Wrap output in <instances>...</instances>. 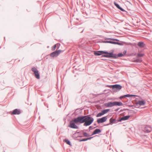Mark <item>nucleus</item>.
Returning a JSON list of instances; mask_svg holds the SVG:
<instances>
[{
	"label": "nucleus",
	"instance_id": "obj_1",
	"mask_svg": "<svg viewBox=\"0 0 152 152\" xmlns=\"http://www.w3.org/2000/svg\"><path fill=\"white\" fill-rule=\"evenodd\" d=\"M75 121L80 124L84 123V126H87L90 125L93 122L94 118L90 115L81 116L75 118Z\"/></svg>",
	"mask_w": 152,
	"mask_h": 152
},
{
	"label": "nucleus",
	"instance_id": "obj_2",
	"mask_svg": "<svg viewBox=\"0 0 152 152\" xmlns=\"http://www.w3.org/2000/svg\"><path fill=\"white\" fill-rule=\"evenodd\" d=\"M123 104L121 102H110L105 104V106L107 107H112L114 106H122Z\"/></svg>",
	"mask_w": 152,
	"mask_h": 152
},
{
	"label": "nucleus",
	"instance_id": "obj_3",
	"mask_svg": "<svg viewBox=\"0 0 152 152\" xmlns=\"http://www.w3.org/2000/svg\"><path fill=\"white\" fill-rule=\"evenodd\" d=\"M105 55L102 56V57H105L106 58H115L116 57L115 56V54H113V52L108 53L107 51H104V54Z\"/></svg>",
	"mask_w": 152,
	"mask_h": 152
},
{
	"label": "nucleus",
	"instance_id": "obj_4",
	"mask_svg": "<svg viewBox=\"0 0 152 152\" xmlns=\"http://www.w3.org/2000/svg\"><path fill=\"white\" fill-rule=\"evenodd\" d=\"M110 88H112L113 90L114 91L116 92L120 91L122 88V86L120 85L115 84L110 86Z\"/></svg>",
	"mask_w": 152,
	"mask_h": 152
},
{
	"label": "nucleus",
	"instance_id": "obj_5",
	"mask_svg": "<svg viewBox=\"0 0 152 152\" xmlns=\"http://www.w3.org/2000/svg\"><path fill=\"white\" fill-rule=\"evenodd\" d=\"M75 123L77 124V123L75 121V119L74 118L70 121L69 127L73 129H78V127L75 124Z\"/></svg>",
	"mask_w": 152,
	"mask_h": 152
},
{
	"label": "nucleus",
	"instance_id": "obj_6",
	"mask_svg": "<svg viewBox=\"0 0 152 152\" xmlns=\"http://www.w3.org/2000/svg\"><path fill=\"white\" fill-rule=\"evenodd\" d=\"M61 50H56L55 51L51 53L50 54V56L52 58H54L58 56L62 52Z\"/></svg>",
	"mask_w": 152,
	"mask_h": 152
},
{
	"label": "nucleus",
	"instance_id": "obj_7",
	"mask_svg": "<svg viewBox=\"0 0 152 152\" xmlns=\"http://www.w3.org/2000/svg\"><path fill=\"white\" fill-rule=\"evenodd\" d=\"M31 70L34 73L37 79H39L40 78L39 74L37 69L35 67H33L32 68Z\"/></svg>",
	"mask_w": 152,
	"mask_h": 152
},
{
	"label": "nucleus",
	"instance_id": "obj_8",
	"mask_svg": "<svg viewBox=\"0 0 152 152\" xmlns=\"http://www.w3.org/2000/svg\"><path fill=\"white\" fill-rule=\"evenodd\" d=\"M118 120H116L115 119L113 118H111L109 120V123L104 125L105 126L109 125H112L113 124H116L119 122Z\"/></svg>",
	"mask_w": 152,
	"mask_h": 152
},
{
	"label": "nucleus",
	"instance_id": "obj_9",
	"mask_svg": "<svg viewBox=\"0 0 152 152\" xmlns=\"http://www.w3.org/2000/svg\"><path fill=\"white\" fill-rule=\"evenodd\" d=\"M107 116H104L101 118L98 119L97 121V122L99 124L103 123L106 121L107 120Z\"/></svg>",
	"mask_w": 152,
	"mask_h": 152
},
{
	"label": "nucleus",
	"instance_id": "obj_10",
	"mask_svg": "<svg viewBox=\"0 0 152 152\" xmlns=\"http://www.w3.org/2000/svg\"><path fill=\"white\" fill-rule=\"evenodd\" d=\"M152 130L151 126H146L144 128V131L145 132L148 133L150 132Z\"/></svg>",
	"mask_w": 152,
	"mask_h": 152
},
{
	"label": "nucleus",
	"instance_id": "obj_11",
	"mask_svg": "<svg viewBox=\"0 0 152 152\" xmlns=\"http://www.w3.org/2000/svg\"><path fill=\"white\" fill-rule=\"evenodd\" d=\"M104 51H94V55L95 56H100L104 54Z\"/></svg>",
	"mask_w": 152,
	"mask_h": 152
},
{
	"label": "nucleus",
	"instance_id": "obj_12",
	"mask_svg": "<svg viewBox=\"0 0 152 152\" xmlns=\"http://www.w3.org/2000/svg\"><path fill=\"white\" fill-rule=\"evenodd\" d=\"M21 112L20 110L17 109L14 110L12 113V115H19L20 114Z\"/></svg>",
	"mask_w": 152,
	"mask_h": 152
},
{
	"label": "nucleus",
	"instance_id": "obj_13",
	"mask_svg": "<svg viewBox=\"0 0 152 152\" xmlns=\"http://www.w3.org/2000/svg\"><path fill=\"white\" fill-rule=\"evenodd\" d=\"M130 117L129 115H126L124 116L122 118L118 120L119 121H125L128 120L129 118Z\"/></svg>",
	"mask_w": 152,
	"mask_h": 152
},
{
	"label": "nucleus",
	"instance_id": "obj_14",
	"mask_svg": "<svg viewBox=\"0 0 152 152\" xmlns=\"http://www.w3.org/2000/svg\"><path fill=\"white\" fill-rule=\"evenodd\" d=\"M145 102L144 100H139L137 102V104L140 105H143L145 104Z\"/></svg>",
	"mask_w": 152,
	"mask_h": 152
},
{
	"label": "nucleus",
	"instance_id": "obj_15",
	"mask_svg": "<svg viewBox=\"0 0 152 152\" xmlns=\"http://www.w3.org/2000/svg\"><path fill=\"white\" fill-rule=\"evenodd\" d=\"M145 44L143 42H139L137 45L140 48H143L145 46Z\"/></svg>",
	"mask_w": 152,
	"mask_h": 152
},
{
	"label": "nucleus",
	"instance_id": "obj_16",
	"mask_svg": "<svg viewBox=\"0 0 152 152\" xmlns=\"http://www.w3.org/2000/svg\"><path fill=\"white\" fill-rule=\"evenodd\" d=\"M114 4L116 6V7L118 8V9L124 12L125 10L123 9L118 4L116 3V2H114Z\"/></svg>",
	"mask_w": 152,
	"mask_h": 152
},
{
	"label": "nucleus",
	"instance_id": "obj_17",
	"mask_svg": "<svg viewBox=\"0 0 152 152\" xmlns=\"http://www.w3.org/2000/svg\"><path fill=\"white\" fill-rule=\"evenodd\" d=\"M101 132V131L100 129H96L94 131L92 135L98 134L100 133Z\"/></svg>",
	"mask_w": 152,
	"mask_h": 152
},
{
	"label": "nucleus",
	"instance_id": "obj_18",
	"mask_svg": "<svg viewBox=\"0 0 152 152\" xmlns=\"http://www.w3.org/2000/svg\"><path fill=\"white\" fill-rule=\"evenodd\" d=\"M59 44H56L55 45L53 46V47H52V50L53 51L55 50L57 47V49H58L59 47Z\"/></svg>",
	"mask_w": 152,
	"mask_h": 152
},
{
	"label": "nucleus",
	"instance_id": "obj_19",
	"mask_svg": "<svg viewBox=\"0 0 152 152\" xmlns=\"http://www.w3.org/2000/svg\"><path fill=\"white\" fill-rule=\"evenodd\" d=\"M115 56L116 57H115V58H118V57H121L124 56V54H123L122 53H119L118 54V55L115 54Z\"/></svg>",
	"mask_w": 152,
	"mask_h": 152
},
{
	"label": "nucleus",
	"instance_id": "obj_20",
	"mask_svg": "<svg viewBox=\"0 0 152 152\" xmlns=\"http://www.w3.org/2000/svg\"><path fill=\"white\" fill-rule=\"evenodd\" d=\"M110 110L107 109H105L102 111L103 114L104 115V114L107 113V112H108Z\"/></svg>",
	"mask_w": 152,
	"mask_h": 152
},
{
	"label": "nucleus",
	"instance_id": "obj_21",
	"mask_svg": "<svg viewBox=\"0 0 152 152\" xmlns=\"http://www.w3.org/2000/svg\"><path fill=\"white\" fill-rule=\"evenodd\" d=\"M92 138H93V137H90L89 138H87L83 139H82V140H80V142L86 141L88 140H90Z\"/></svg>",
	"mask_w": 152,
	"mask_h": 152
},
{
	"label": "nucleus",
	"instance_id": "obj_22",
	"mask_svg": "<svg viewBox=\"0 0 152 152\" xmlns=\"http://www.w3.org/2000/svg\"><path fill=\"white\" fill-rule=\"evenodd\" d=\"M64 141L67 144L70 145H71L70 142L69 141V140H68L65 139L64 140Z\"/></svg>",
	"mask_w": 152,
	"mask_h": 152
},
{
	"label": "nucleus",
	"instance_id": "obj_23",
	"mask_svg": "<svg viewBox=\"0 0 152 152\" xmlns=\"http://www.w3.org/2000/svg\"><path fill=\"white\" fill-rule=\"evenodd\" d=\"M104 115L102 111L101 112L99 113L96 115V117H100Z\"/></svg>",
	"mask_w": 152,
	"mask_h": 152
},
{
	"label": "nucleus",
	"instance_id": "obj_24",
	"mask_svg": "<svg viewBox=\"0 0 152 152\" xmlns=\"http://www.w3.org/2000/svg\"><path fill=\"white\" fill-rule=\"evenodd\" d=\"M83 135L84 137H88L90 136L89 134L85 132H84L83 133Z\"/></svg>",
	"mask_w": 152,
	"mask_h": 152
},
{
	"label": "nucleus",
	"instance_id": "obj_25",
	"mask_svg": "<svg viewBox=\"0 0 152 152\" xmlns=\"http://www.w3.org/2000/svg\"><path fill=\"white\" fill-rule=\"evenodd\" d=\"M144 56V54L142 53H139L137 54V58L142 57Z\"/></svg>",
	"mask_w": 152,
	"mask_h": 152
},
{
	"label": "nucleus",
	"instance_id": "obj_26",
	"mask_svg": "<svg viewBox=\"0 0 152 152\" xmlns=\"http://www.w3.org/2000/svg\"><path fill=\"white\" fill-rule=\"evenodd\" d=\"M134 96H135V95H131V94H127L125 95V97H133Z\"/></svg>",
	"mask_w": 152,
	"mask_h": 152
},
{
	"label": "nucleus",
	"instance_id": "obj_27",
	"mask_svg": "<svg viewBox=\"0 0 152 152\" xmlns=\"http://www.w3.org/2000/svg\"><path fill=\"white\" fill-rule=\"evenodd\" d=\"M142 60L141 59H136L135 61L137 62H141Z\"/></svg>",
	"mask_w": 152,
	"mask_h": 152
},
{
	"label": "nucleus",
	"instance_id": "obj_28",
	"mask_svg": "<svg viewBox=\"0 0 152 152\" xmlns=\"http://www.w3.org/2000/svg\"><path fill=\"white\" fill-rule=\"evenodd\" d=\"M112 41H104L103 42L105 43H112Z\"/></svg>",
	"mask_w": 152,
	"mask_h": 152
},
{
	"label": "nucleus",
	"instance_id": "obj_29",
	"mask_svg": "<svg viewBox=\"0 0 152 152\" xmlns=\"http://www.w3.org/2000/svg\"><path fill=\"white\" fill-rule=\"evenodd\" d=\"M111 44H117L118 45H120V43L118 42H115L112 41Z\"/></svg>",
	"mask_w": 152,
	"mask_h": 152
},
{
	"label": "nucleus",
	"instance_id": "obj_30",
	"mask_svg": "<svg viewBox=\"0 0 152 152\" xmlns=\"http://www.w3.org/2000/svg\"><path fill=\"white\" fill-rule=\"evenodd\" d=\"M111 39V40H113L118 41V39H116L110 38V39Z\"/></svg>",
	"mask_w": 152,
	"mask_h": 152
},
{
	"label": "nucleus",
	"instance_id": "obj_31",
	"mask_svg": "<svg viewBox=\"0 0 152 152\" xmlns=\"http://www.w3.org/2000/svg\"><path fill=\"white\" fill-rule=\"evenodd\" d=\"M126 53V50H124V51H123V54H124V55H125Z\"/></svg>",
	"mask_w": 152,
	"mask_h": 152
},
{
	"label": "nucleus",
	"instance_id": "obj_32",
	"mask_svg": "<svg viewBox=\"0 0 152 152\" xmlns=\"http://www.w3.org/2000/svg\"><path fill=\"white\" fill-rule=\"evenodd\" d=\"M125 95H124L123 96H120V99H122V98H125Z\"/></svg>",
	"mask_w": 152,
	"mask_h": 152
},
{
	"label": "nucleus",
	"instance_id": "obj_33",
	"mask_svg": "<svg viewBox=\"0 0 152 152\" xmlns=\"http://www.w3.org/2000/svg\"><path fill=\"white\" fill-rule=\"evenodd\" d=\"M125 95H124L123 96H120V99H122V98H125Z\"/></svg>",
	"mask_w": 152,
	"mask_h": 152
},
{
	"label": "nucleus",
	"instance_id": "obj_34",
	"mask_svg": "<svg viewBox=\"0 0 152 152\" xmlns=\"http://www.w3.org/2000/svg\"><path fill=\"white\" fill-rule=\"evenodd\" d=\"M91 128H92L91 126H89V128L90 129H91Z\"/></svg>",
	"mask_w": 152,
	"mask_h": 152
}]
</instances>
